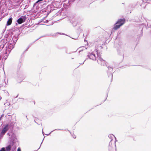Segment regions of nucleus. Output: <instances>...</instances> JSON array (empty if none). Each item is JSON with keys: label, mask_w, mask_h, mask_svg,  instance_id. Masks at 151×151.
<instances>
[{"label": "nucleus", "mask_w": 151, "mask_h": 151, "mask_svg": "<svg viewBox=\"0 0 151 151\" xmlns=\"http://www.w3.org/2000/svg\"><path fill=\"white\" fill-rule=\"evenodd\" d=\"M125 22V19H119L116 23H115L113 27V29L114 30H116L119 29L121 26L123 25Z\"/></svg>", "instance_id": "f257e3e1"}, {"label": "nucleus", "mask_w": 151, "mask_h": 151, "mask_svg": "<svg viewBox=\"0 0 151 151\" xmlns=\"http://www.w3.org/2000/svg\"><path fill=\"white\" fill-rule=\"evenodd\" d=\"M8 125H7L5 126L2 130L1 133L3 134H4L8 129Z\"/></svg>", "instance_id": "f03ea898"}, {"label": "nucleus", "mask_w": 151, "mask_h": 151, "mask_svg": "<svg viewBox=\"0 0 151 151\" xmlns=\"http://www.w3.org/2000/svg\"><path fill=\"white\" fill-rule=\"evenodd\" d=\"M12 17L10 18L7 21L6 25L9 26L10 25L12 22Z\"/></svg>", "instance_id": "7ed1b4c3"}, {"label": "nucleus", "mask_w": 151, "mask_h": 151, "mask_svg": "<svg viewBox=\"0 0 151 151\" xmlns=\"http://www.w3.org/2000/svg\"><path fill=\"white\" fill-rule=\"evenodd\" d=\"M24 22V21L23 20V19L22 18H19L17 20V22L19 24H21Z\"/></svg>", "instance_id": "20e7f679"}, {"label": "nucleus", "mask_w": 151, "mask_h": 151, "mask_svg": "<svg viewBox=\"0 0 151 151\" xmlns=\"http://www.w3.org/2000/svg\"><path fill=\"white\" fill-rule=\"evenodd\" d=\"M12 146L11 145H9L6 147V151H10Z\"/></svg>", "instance_id": "39448f33"}, {"label": "nucleus", "mask_w": 151, "mask_h": 151, "mask_svg": "<svg viewBox=\"0 0 151 151\" xmlns=\"http://www.w3.org/2000/svg\"><path fill=\"white\" fill-rule=\"evenodd\" d=\"M0 151H6L5 148L4 147L2 148L0 150Z\"/></svg>", "instance_id": "423d86ee"}, {"label": "nucleus", "mask_w": 151, "mask_h": 151, "mask_svg": "<svg viewBox=\"0 0 151 151\" xmlns=\"http://www.w3.org/2000/svg\"><path fill=\"white\" fill-rule=\"evenodd\" d=\"M17 151H21V149L20 147H18V148Z\"/></svg>", "instance_id": "0eeeda50"}, {"label": "nucleus", "mask_w": 151, "mask_h": 151, "mask_svg": "<svg viewBox=\"0 0 151 151\" xmlns=\"http://www.w3.org/2000/svg\"><path fill=\"white\" fill-rule=\"evenodd\" d=\"M42 0H38L36 2V3H38V2H39L40 1H42Z\"/></svg>", "instance_id": "6e6552de"}, {"label": "nucleus", "mask_w": 151, "mask_h": 151, "mask_svg": "<svg viewBox=\"0 0 151 151\" xmlns=\"http://www.w3.org/2000/svg\"><path fill=\"white\" fill-rule=\"evenodd\" d=\"M122 23V21L120 22L119 23L117 24H121Z\"/></svg>", "instance_id": "1a4fd4ad"}]
</instances>
